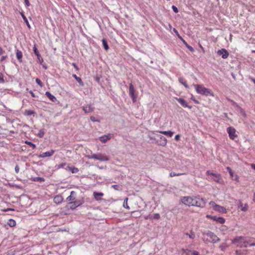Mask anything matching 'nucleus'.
Wrapping results in <instances>:
<instances>
[{"mask_svg":"<svg viewBox=\"0 0 255 255\" xmlns=\"http://www.w3.org/2000/svg\"><path fill=\"white\" fill-rule=\"evenodd\" d=\"M232 243L239 248L255 246V238L250 237L237 236L232 241Z\"/></svg>","mask_w":255,"mask_h":255,"instance_id":"obj_1","label":"nucleus"},{"mask_svg":"<svg viewBox=\"0 0 255 255\" xmlns=\"http://www.w3.org/2000/svg\"><path fill=\"white\" fill-rule=\"evenodd\" d=\"M181 201L188 206H196L203 208L206 205L205 200L198 197L185 196L181 199Z\"/></svg>","mask_w":255,"mask_h":255,"instance_id":"obj_2","label":"nucleus"},{"mask_svg":"<svg viewBox=\"0 0 255 255\" xmlns=\"http://www.w3.org/2000/svg\"><path fill=\"white\" fill-rule=\"evenodd\" d=\"M193 86L195 87L196 92L198 94L203 95H205L206 96H213V92H212V91L209 89L204 87L203 85L193 84Z\"/></svg>","mask_w":255,"mask_h":255,"instance_id":"obj_3","label":"nucleus"},{"mask_svg":"<svg viewBox=\"0 0 255 255\" xmlns=\"http://www.w3.org/2000/svg\"><path fill=\"white\" fill-rule=\"evenodd\" d=\"M203 236H206L210 238L209 240L207 239V241L212 243H216L220 241L218 238L214 233L210 231H204L203 232Z\"/></svg>","mask_w":255,"mask_h":255,"instance_id":"obj_4","label":"nucleus"},{"mask_svg":"<svg viewBox=\"0 0 255 255\" xmlns=\"http://www.w3.org/2000/svg\"><path fill=\"white\" fill-rule=\"evenodd\" d=\"M89 158L98 160L101 161H107L109 160V157L105 154L101 153L99 154H92L90 156Z\"/></svg>","mask_w":255,"mask_h":255,"instance_id":"obj_5","label":"nucleus"},{"mask_svg":"<svg viewBox=\"0 0 255 255\" xmlns=\"http://www.w3.org/2000/svg\"><path fill=\"white\" fill-rule=\"evenodd\" d=\"M210 204L213 206V209L215 211H216L221 213H224L226 212V209L224 207L216 204L213 201H211L210 202Z\"/></svg>","mask_w":255,"mask_h":255,"instance_id":"obj_6","label":"nucleus"},{"mask_svg":"<svg viewBox=\"0 0 255 255\" xmlns=\"http://www.w3.org/2000/svg\"><path fill=\"white\" fill-rule=\"evenodd\" d=\"M206 174L208 175H212L213 176L212 179L217 183H222L223 182L220 174L214 173L210 171H207Z\"/></svg>","mask_w":255,"mask_h":255,"instance_id":"obj_7","label":"nucleus"},{"mask_svg":"<svg viewBox=\"0 0 255 255\" xmlns=\"http://www.w3.org/2000/svg\"><path fill=\"white\" fill-rule=\"evenodd\" d=\"M82 204L83 201L81 200H75L73 202H69L67 207L68 209L74 210L81 205Z\"/></svg>","mask_w":255,"mask_h":255,"instance_id":"obj_8","label":"nucleus"},{"mask_svg":"<svg viewBox=\"0 0 255 255\" xmlns=\"http://www.w3.org/2000/svg\"><path fill=\"white\" fill-rule=\"evenodd\" d=\"M157 136L159 137V139L156 140L155 143L158 145L165 146L167 144L166 138L161 135L157 134Z\"/></svg>","mask_w":255,"mask_h":255,"instance_id":"obj_9","label":"nucleus"},{"mask_svg":"<svg viewBox=\"0 0 255 255\" xmlns=\"http://www.w3.org/2000/svg\"><path fill=\"white\" fill-rule=\"evenodd\" d=\"M135 90L132 83L129 84V95L131 97L132 101L133 103L136 101V96L135 95Z\"/></svg>","mask_w":255,"mask_h":255,"instance_id":"obj_10","label":"nucleus"},{"mask_svg":"<svg viewBox=\"0 0 255 255\" xmlns=\"http://www.w3.org/2000/svg\"><path fill=\"white\" fill-rule=\"evenodd\" d=\"M227 130L229 134V136L231 139L234 140L237 137V135L236 133V130L235 128L229 127L227 128Z\"/></svg>","mask_w":255,"mask_h":255,"instance_id":"obj_11","label":"nucleus"},{"mask_svg":"<svg viewBox=\"0 0 255 255\" xmlns=\"http://www.w3.org/2000/svg\"><path fill=\"white\" fill-rule=\"evenodd\" d=\"M173 31L176 33L178 37L181 39V40L183 42L184 44L191 52L194 51V48L192 46L188 44V43L185 41V40L179 35L178 31L175 28L173 29Z\"/></svg>","mask_w":255,"mask_h":255,"instance_id":"obj_12","label":"nucleus"},{"mask_svg":"<svg viewBox=\"0 0 255 255\" xmlns=\"http://www.w3.org/2000/svg\"><path fill=\"white\" fill-rule=\"evenodd\" d=\"M217 54L221 56L223 59L227 58L229 55L228 51L224 48L218 50Z\"/></svg>","mask_w":255,"mask_h":255,"instance_id":"obj_13","label":"nucleus"},{"mask_svg":"<svg viewBox=\"0 0 255 255\" xmlns=\"http://www.w3.org/2000/svg\"><path fill=\"white\" fill-rule=\"evenodd\" d=\"M207 217L208 218H211L213 221H216L218 223H220L221 224H223L225 222V219L222 217H219L216 216H211L209 215H207Z\"/></svg>","mask_w":255,"mask_h":255,"instance_id":"obj_14","label":"nucleus"},{"mask_svg":"<svg viewBox=\"0 0 255 255\" xmlns=\"http://www.w3.org/2000/svg\"><path fill=\"white\" fill-rule=\"evenodd\" d=\"M114 136L112 133H109L107 135H104L99 137V140L103 143H106L108 140L111 139Z\"/></svg>","mask_w":255,"mask_h":255,"instance_id":"obj_15","label":"nucleus"},{"mask_svg":"<svg viewBox=\"0 0 255 255\" xmlns=\"http://www.w3.org/2000/svg\"><path fill=\"white\" fill-rule=\"evenodd\" d=\"M227 169L230 174L231 178L233 180H234L236 181L237 182H239V176L237 174L234 175V172L232 171V169L230 167H227Z\"/></svg>","mask_w":255,"mask_h":255,"instance_id":"obj_16","label":"nucleus"},{"mask_svg":"<svg viewBox=\"0 0 255 255\" xmlns=\"http://www.w3.org/2000/svg\"><path fill=\"white\" fill-rule=\"evenodd\" d=\"M55 151L53 149H51L49 151H46L44 152H43L41 154H40L38 155V157L40 158H45L46 157H49L51 156L54 153Z\"/></svg>","mask_w":255,"mask_h":255,"instance_id":"obj_17","label":"nucleus"},{"mask_svg":"<svg viewBox=\"0 0 255 255\" xmlns=\"http://www.w3.org/2000/svg\"><path fill=\"white\" fill-rule=\"evenodd\" d=\"M33 50L34 52V53L37 56V58L40 64H41L43 62V60L41 56V55L40 54L38 50H37V48L36 47L35 45L33 47Z\"/></svg>","mask_w":255,"mask_h":255,"instance_id":"obj_18","label":"nucleus"},{"mask_svg":"<svg viewBox=\"0 0 255 255\" xmlns=\"http://www.w3.org/2000/svg\"><path fill=\"white\" fill-rule=\"evenodd\" d=\"M182 252L186 255H200L199 252L196 251H191L188 249H182Z\"/></svg>","mask_w":255,"mask_h":255,"instance_id":"obj_19","label":"nucleus"},{"mask_svg":"<svg viewBox=\"0 0 255 255\" xmlns=\"http://www.w3.org/2000/svg\"><path fill=\"white\" fill-rule=\"evenodd\" d=\"M176 100L184 108H188L191 109L192 107L191 106H189L187 102L182 98H176Z\"/></svg>","mask_w":255,"mask_h":255,"instance_id":"obj_20","label":"nucleus"},{"mask_svg":"<svg viewBox=\"0 0 255 255\" xmlns=\"http://www.w3.org/2000/svg\"><path fill=\"white\" fill-rule=\"evenodd\" d=\"M95 108L93 107L91 105H88L86 106H84L83 107V110L84 111L85 113L88 114L92 112Z\"/></svg>","mask_w":255,"mask_h":255,"instance_id":"obj_21","label":"nucleus"},{"mask_svg":"<svg viewBox=\"0 0 255 255\" xmlns=\"http://www.w3.org/2000/svg\"><path fill=\"white\" fill-rule=\"evenodd\" d=\"M93 195L95 199L97 201L102 200V197L104 196V194L103 193L97 192H94Z\"/></svg>","mask_w":255,"mask_h":255,"instance_id":"obj_22","label":"nucleus"},{"mask_svg":"<svg viewBox=\"0 0 255 255\" xmlns=\"http://www.w3.org/2000/svg\"><path fill=\"white\" fill-rule=\"evenodd\" d=\"M45 95L52 102H55L56 98L54 96L52 95L49 92L47 91L45 92Z\"/></svg>","mask_w":255,"mask_h":255,"instance_id":"obj_23","label":"nucleus"},{"mask_svg":"<svg viewBox=\"0 0 255 255\" xmlns=\"http://www.w3.org/2000/svg\"><path fill=\"white\" fill-rule=\"evenodd\" d=\"M72 77L75 78V79L77 81V82L79 84L80 86H84V84L83 82L82 81L81 78L78 77L76 74H73Z\"/></svg>","mask_w":255,"mask_h":255,"instance_id":"obj_24","label":"nucleus"},{"mask_svg":"<svg viewBox=\"0 0 255 255\" xmlns=\"http://www.w3.org/2000/svg\"><path fill=\"white\" fill-rule=\"evenodd\" d=\"M16 58L19 62H22V53L20 50H17L16 52Z\"/></svg>","mask_w":255,"mask_h":255,"instance_id":"obj_25","label":"nucleus"},{"mask_svg":"<svg viewBox=\"0 0 255 255\" xmlns=\"http://www.w3.org/2000/svg\"><path fill=\"white\" fill-rule=\"evenodd\" d=\"M30 179L32 181L34 182H43L45 181V179L40 177H32Z\"/></svg>","mask_w":255,"mask_h":255,"instance_id":"obj_26","label":"nucleus"},{"mask_svg":"<svg viewBox=\"0 0 255 255\" xmlns=\"http://www.w3.org/2000/svg\"><path fill=\"white\" fill-rule=\"evenodd\" d=\"M54 202L56 204H60L63 201V198L61 196H56L54 198Z\"/></svg>","mask_w":255,"mask_h":255,"instance_id":"obj_27","label":"nucleus"},{"mask_svg":"<svg viewBox=\"0 0 255 255\" xmlns=\"http://www.w3.org/2000/svg\"><path fill=\"white\" fill-rule=\"evenodd\" d=\"M20 15H21V17H22L23 20L25 22L26 25L30 29V24H29V22L28 21V20H27V18L26 17L25 15L24 14L23 12H20Z\"/></svg>","mask_w":255,"mask_h":255,"instance_id":"obj_28","label":"nucleus"},{"mask_svg":"<svg viewBox=\"0 0 255 255\" xmlns=\"http://www.w3.org/2000/svg\"><path fill=\"white\" fill-rule=\"evenodd\" d=\"M75 194V192L74 191H72L70 193V195L67 198L66 200L69 201L74 200L75 199V196L74 195Z\"/></svg>","mask_w":255,"mask_h":255,"instance_id":"obj_29","label":"nucleus"},{"mask_svg":"<svg viewBox=\"0 0 255 255\" xmlns=\"http://www.w3.org/2000/svg\"><path fill=\"white\" fill-rule=\"evenodd\" d=\"M179 83H180L181 84H182V85H183L184 86V87L186 88V89H188L189 88V86L188 85H187L185 80L182 77H180L179 78Z\"/></svg>","mask_w":255,"mask_h":255,"instance_id":"obj_30","label":"nucleus"},{"mask_svg":"<svg viewBox=\"0 0 255 255\" xmlns=\"http://www.w3.org/2000/svg\"><path fill=\"white\" fill-rule=\"evenodd\" d=\"M67 168L72 173H77L79 171L78 168L74 166L70 167L69 166H67Z\"/></svg>","mask_w":255,"mask_h":255,"instance_id":"obj_31","label":"nucleus"},{"mask_svg":"<svg viewBox=\"0 0 255 255\" xmlns=\"http://www.w3.org/2000/svg\"><path fill=\"white\" fill-rule=\"evenodd\" d=\"M160 133H161L164 135H167L169 137H171L172 136L173 134V132L171 131H159Z\"/></svg>","mask_w":255,"mask_h":255,"instance_id":"obj_32","label":"nucleus"},{"mask_svg":"<svg viewBox=\"0 0 255 255\" xmlns=\"http://www.w3.org/2000/svg\"><path fill=\"white\" fill-rule=\"evenodd\" d=\"M102 41V43H103V47L105 48V49L106 50H108L109 49V45L108 44V42L107 41V40L105 38H103Z\"/></svg>","mask_w":255,"mask_h":255,"instance_id":"obj_33","label":"nucleus"},{"mask_svg":"<svg viewBox=\"0 0 255 255\" xmlns=\"http://www.w3.org/2000/svg\"><path fill=\"white\" fill-rule=\"evenodd\" d=\"M160 218V216L159 214L155 213V214H153V215H152V216L149 217V219H154L158 220Z\"/></svg>","mask_w":255,"mask_h":255,"instance_id":"obj_34","label":"nucleus"},{"mask_svg":"<svg viewBox=\"0 0 255 255\" xmlns=\"http://www.w3.org/2000/svg\"><path fill=\"white\" fill-rule=\"evenodd\" d=\"M184 174H185V173H175V172L172 171L170 173V176L174 177L175 176H180V175H184Z\"/></svg>","mask_w":255,"mask_h":255,"instance_id":"obj_35","label":"nucleus"},{"mask_svg":"<svg viewBox=\"0 0 255 255\" xmlns=\"http://www.w3.org/2000/svg\"><path fill=\"white\" fill-rule=\"evenodd\" d=\"M240 206L241 207V210L244 212H246L248 209V205L247 204H245L244 205H243L242 203H241Z\"/></svg>","mask_w":255,"mask_h":255,"instance_id":"obj_36","label":"nucleus"},{"mask_svg":"<svg viewBox=\"0 0 255 255\" xmlns=\"http://www.w3.org/2000/svg\"><path fill=\"white\" fill-rule=\"evenodd\" d=\"M8 224L10 227H12L15 226L16 222L15 220L13 219H10L8 221Z\"/></svg>","mask_w":255,"mask_h":255,"instance_id":"obj_37","label":"nucleus"},{"mask_svg":"<svg viewBox=\"0 0 255 255\" xmlns=\"http://www.w3.org/2000/svg\"><path fill=\"white\" fill-rule=\"evenodd\" d=\"M35 114V112L32 110H25L24 115L26 116H31Z\"/></svg>","mask_w":255,"mask_h":255,"instance_id":"obj_38","label":"nucleus"},{"mask_svg":"<svg viewBox=\"0 0 255 255\" xmlns=\"http://www.w3.org/2000/svg\"><path fill=\"white\" fill-rule=\"evenodd\" d=\"M112 187L117 191H121L122 189V186L118 185H113Z\"/></svg>","mask_w":255,"mask_h":255,"instance_id":"obj_39","label":"nucleus"},{"mask_svg":"<svg viewBox=\"0 0 255 255\" xmlns=\"http://www.w3.org/2000/svg\"><path fill=\"white\" fill-rule=\"evenodd\" d=\"M25 143L29 145L30 146H31L32 149H35L36 148V145L35 144H34V143H33L32 142H30V141H27V140H26L25 141Z\"/></svg>","mask_w":255,"mask_h":255,"instance_id":"obj_40","label":"nucleus"},{"mask_svg":"<svg viewBox=\"0 0 255 255\" xmlns=\"http://www.w3.org/2000/svg\"><path fill=\"white\" fill-rule=\"evenodd\" d=\"M128 198H126L124 200V203H123V206L125 208H127L128 209H129V207L128 206Z\"/></svg>","mask_w":255,"mask_h":255,"instance_id":"obj_41","label":"nucleus"},{"mask_svg":"<svg viewBox=\"0 0 255 255\" xmlns=\"http://www.w3.org/2000/svg\"><path fill=\"white\" fill-rule=\"evenodd\" d=\"M45 132L44 131V129H40L38 133H37V135L39 137H42L44 135Z\"/></svg>","mask_w":255,"mask_h":255,"instance_id":"obj_42","label":"nucleus"},{"mask_svg":"<svg viewBox=\"0 0 255 255\" xmlns=\"http://www.w3.org/2000/svg\"><path fill=\"white\" fill-rule=\"evenodd\" d=\"M227 247V244L226 243H223L221 244L220 246V248L223 251H224L226 248Z\"/></svg>","mask_w":255,"mask_h":255,"instance_id":"obj_43","label":"nucleus"},{"mask_svg":"<svg viewBox=\"0 0 255 255\" xmlns=\"http://www.w3.org/2000/svg\"><path fill=\"white\" fill-rule=\"evenodd\" d=\"M4 82V75L2 73L0 72V83L3 84Z\"/></svg>","mask_w":255,"mask_h":255,"instance_id":"obj_44","label":"nucleus"},{"mask_svg":"<svg viewBox=\"0 0 255 255\" xmlns=\"http://www.w3.org/2000/svg\"><path fill=\"white\" fill-rule=\"evenodd\" d=\"M35 82L40 87H42L43 84H42V82L41 81V80L39 79L36 78V80H35Z\"/></svg>","mask_w":255,"mask_h":255,"instance_id":"obj_45","label":"nucleus"},{"mask_svg":"<svg viewBox=\"0 0 255 255\" xmlns=\"http://www.w3.org/2000/svg\"><path fill=\"white\" fill-rule=\"evenodd\" d=\"M148 137L150 140L154 141V142L156 141V140L157 139L154 136H153L151 135H148Z\"/></svg>","mask_w":255,"mask_h":255,"instance_id":"obj_46","label":"nucleus"},{"mask_svg":"<svg viewBox=\"0 0 255 255\" xmlns=\"http://www.w3.org/2000/svg\"><path fill=\"white\" fill-rule=\"evenodd\" d=\"M66 165V163H62L59 165H58L57 166V169H60V168H64L65 166Z\"/></svg>","mask_w":255,"mask_h":255,"instance_id":"obj_47","label":"nucleus"},{"mask_svg":"<svg viewBox=\"0 0 255 255\" xmlns=\"http://www.w3.org/2000/svg\"><path fill=\"white\" fill-rule=\"evenodd\" d=\"M220 230L222 232L227 230V227L226 226H222L220 228Z\"/></svg>","mask_w":255,"mask_h":255,"instance_id":"obj_48","label":"nucleus"},{"mask_svg":"<svg viewBox=\"0 0 255 255\" xmlns=\"http://www.w3.org/2000/svg\"><path fill=\"white\" fill-rule=\"evenodd\" d=\"M90 120H91L92 122H99V120H97V119H96V118H95V117H94V116H91V117H90Z\"/></svg>","mask_w":255,"mask_h":255,"instance_id":"obj_49","label":"nucleus"},{"mask_svg":"<svg viewBox=\"0 0 255 255\" xmlns=\"http://www.w3.org/2000/svg\"><path fill=\"white\" fill-rule=\"evenodd\" d=\"M172 8L173 10L174 11V12H175V13H177L178 12V9L175 6L173 5L172 6Z\"/></svg>","mask_w":255,"mask_h":255,"instance_id":"obj_50","label":"nucleus"},{"mask_svg":"<svg viewBox=\"0 0 255 255\" xmlns=\"http://www.w3.org/2000/svg\"><path fill=\"white\" fill-rule=\"evenodd\" d=\"M15 171L16 173H18L19 171V167L18 165H16L15 167Z\"/></svg>","mask_w":255,"mask_h":255,"instance_id":"obj_51","label":"nucleus"},{"mask_svg":"<svg viewBox=\"0 0 255 255\" xmlns=\"http://www.w3.org/2000/svg\"><path fill=\"white\" fill-rule=\"evenodd\" d=\"M236 255H243V253H240V251L237 250L235 252Z\"/></svg>","mask_w":255,"mask_h":255,"instance_id":"obj_52","label":"nucleus"},{"mask_svg":"<svg viewBox=\"0 0 255 255\" xmlns=\"http://www.w3.org/2000/svg\"><path fill=\"white\" fill-rule=\"evenodd\" d=\"M72 66L76 69L77 71L79 70V69L78 67L76 65V64L75 63H72Z\"/></svg>","mask_w":255,"mask_h":255,"instance_id":"obj_53","label":"nucleus"},{"mask_svg":"<svg viewBox=\"0 0 255 255\" xmlns=\"http://www.w3.org/2000/svg\"><path fill=\"white\" fill-rule=\"evenodd\" d=\"M25 4L26 6H29L30 5V3L28 0H24Z\"/></svg>","mask_w":255,"mask_h":255,"instance_id":"obj_54","label":"nucleus"},{"mask_svg":"<svg viewBox=\"0 0 255 255\" xmlns=\"http://www.w3.org/2000/svg\"><path fill=\"white\" fill-rule=\"evenodd\" d=\"M191 99L193 100L195 103H199V102L197 100H196L193 96L191 97Z\"/></svg>","mask_w":255,"mask_h":255,"instance_id":"obj_55","label":"nucleus"},{"mask_svg":"<svg viewBox=\"0 0 255 255\" xmlns=\"http://www.w3.org/2000/svg\"><path fill=\"white\" fill-rule=\"evenodd\" d=\"M29 93L31 94V96L33 98L36 97V96L34 94V93L32 91H30Z\"/></svg>","mask_w":255,"mask_h":255,"instance_id":"obj_56","label":"nucleus"},{"mask_svg":"<svg viewBox=\"0 0 255 255\" xmlns=\"http://www.w3.org/2000/svg\"><path fill=\"white\" fill-rule=\"evenodd\" d=\"M179 138H180V135L177 134L176 135H175L174 139L176 140H178L179 139Z\"/></svg>","mask_w":255,"mask_h":255,"instance_id":"obj_57","label":"nucleus"},{"mask_svg":"<svg viewBox=\"0 0 255 255\" xmlns=\"http://www.w3.org/2000/svg\"><path fill=\"white\" fill-rule=\"evenodd\" d=\"M189 237L191 239H194L195 237V235L194 234H192L191 235H189Z\"/></svg>","mask_w":255,"mask_h":255,"instance_id":"obj_58","label":"nucleus"},{"mask_svg":"<svg viewBox=\"0 0 255 255\" xmlns=\"http://www.w3.org/2000/svg\"><path fill=\"white\" fill-rule=\"evenodd\" d=\"M7 57L6 56H3L1 58V61H2L5 59V58Z\"/></svg>","mask_w":255,"mask_h":255,"instance_id":"obj_59","label":"nucleus"},{"mask_svg":"<svg viewBox=\"0 0 255 255\" xmlns=\"http://www.w3.org/2000/svg\"><path fill=\"white\" fill-rule=\"evenodd\" d=\"M3 53V51L2 48L0 47V55H2Z\"/></svg>","mask_w":255,"mask_h":255,"instance_id":"obj_60","label":"nucleus"},{"mask_svg":"<svg viewBox=\"0 0 255 255\" xmlns=\"http://www.w3.org/2000/svg\"><path fill=\"white\" fill-rule=\"evenodd\" d=\"M14 209H11V208H7V209L5 210L4 211L6 212V211H13Z\"/></svg>","mask_w":255,"mask_h":255,"instance_id":"obj_61","label":"nucleus"},{"mask_svg":"<svg viewBox=\"0 0 255 255\" xmlns=\"http://www.w3.org/2000/svg\"><path fill=\"white\" fill-rule=\"evenodd\" d=\"M241 111L242 114H243L244 116H246V114H245V112L243 111V110L241 109Z\"/></svg>","mask_w":255,"mask_h":255,"instance_id":"obj_62","label":"nucleus"},{"mask_svg":"<svg viewBox=\"0 0 255 255\" xmlns=\"http://www.w3.org/2000/svg\"><path fill=\"white\" fill-rule=\"evenodd\" d=\"M100 77H97L96 78V80L98 82H100Z\"/></svg>","mask_w":255,"mask_h":255,"instance_id":"obj_63","label":"nucleus"},{"mask_svg":"<svg viewBox=\"0 0 255 255\" xmlns=\"http://www.w3.org/2000/svg\"><path fill=\"white\" fill-rule=\"evenodd\" d=\"M253 200L255 202V193L254 194Z\"/></svg>","mask_w":255,"mask_h":255,"instance_id":"obj_64","label":"nucleus"}]
</instances>
